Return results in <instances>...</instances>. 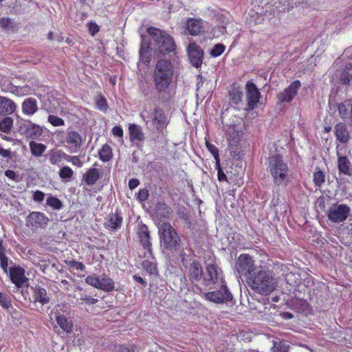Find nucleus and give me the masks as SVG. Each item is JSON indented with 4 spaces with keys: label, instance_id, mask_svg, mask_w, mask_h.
I'll list each match as a JSON object with an SVG mask.
<instances>
[{
    "label": "nucleus",
    "instance_id": "nucleus-1",
    "mask_svg": "<svg viewBox=\"0 0 352 352\" xmlns=\"http://www.w3.org/2000/svg\"><path fill=\"white\" fill-rule=\"evenodd\" d=\"M246 283L256 293L264 296L270 295L278 285V280L273 271L263 266H258L257 271Z\"/></svg>",
    "mask_w": 352,
    "mask_h": 352
},
{
    "label": "nucleus",
    "instance_id": "nucleus-2",
    "mask_svg": "<svg viewBox=\"0 0 352 352\" xmlns=\"http://www.w3.org/2000/svg\"><path fill=\"white\" fill-rule=\"evenodd\" d=\"M174 76L173 65L168 60L160 59L155 65L153 74L155 87L158 93H166Z\"/></svg>",
    "mask_w": 352,
    "mask_h": 352
},
{
    "label": "nucleus",
    "instance_id": "nucleus-3",
    "mask_svg": "<svg viewBox=\"0 0 352 352\" xmlns=\"http://www.w3.org/2000/svg\"><path fill=\"white\" fill-rule=\"evenodd\" d=\"M148 34L155 43V53L165 55L171 52L176 54V44L173 38L165 31L150 27L147 29Z\"/></svg>",
    "mask_w": 352,
    "mask_h": 352
},
{
    "label": "nucleus",
    "instance_id": "nucleus-4",
    "mask_svg": "<svg viewBox=\"0 0 352 352\" xmlns=\"http://www.w3.org/2000/svg\"><path fill=\"white\" fill-rule=\"evenodd\" d=\"M269 170L276 185H286L289 169L281 156L274 155L270 157Z\"/></svg>",
    "mask_w": 352,
    "mask_h": 352
},
{
    "label": "nucleus",
    "instance_id": "nucleus-5",
    "mask_svg": "<svg viewBox=\"0 0 352 352\" xmlns=\"http://www.w3.org/2000/svg\"><path fill=\"white\" fill-rule=\"evenodd\" d=\"M159 234L162 245L170 251H176L181 239L175 230L168 223H164L159 228Z\"/></svg>",
    "mask_w": 352,
    "mask_h": 352
},
{
    "label": "nucleus",
    "instance_id": "nucleus-6",
    "mask_svg": "<svg viewBox=\"0 0 352 352\" xmlns=\"http://www.w3.org/2000/svg\"><path fill=\"white\" fill-rule=\"evenodd\" d=\"M258 269V266L255 265L253 258L247 254H240L238 257L235 270L240 275L244 276L246 280L253 275Z\"/></svg>",
    "mask_w": 352,
    "mask_h": 352
},
{
    "label": "nucleus",
    "instance_id": "nucleus-7",
    "mask_svg": "<svg viewBox=\"0 0 352 352\" xmlns=\"http://www.w3.org/2000/svg\"><path fill=\"white\" fill-rule=\"evenodd\" d=\"M216 289L204 294V298L217 304L232 301V295L228 290L226 282L216 284Z\"/></svg>",
    "mask_w": 352,
    "mask_h": 352
},
{
    "label": "nucleus",
    "instance_id": "nucleus-8",
    "mask_svg": "<svg viewBox=\"0 0 352 352\" xmlns=\"http://www.w3.org/2000/svg\"><path fill=\"white\" fill-rule=\"evenodd\" d=\"M85 283L104 292L112 291L115 286L113 280L105 274L101 275L91 274L86 277Z\"/></svg>",
    "mask_w": 352,
    "mask_h": 352
},
{
    "label": "nucleus",
    "instance_id": "nucleus-9",
    "mask_svg": "<svg viewBox=\"0 0 352 352\" xmlns=\"http://www.w3.org/2000/svg\"><path fill=\"white\" fill-rule=\"evenodd\" d=\"M140 117L148 124L151 121V125L160 130L163 128L165 123V116L163 111L159 109H155L153 111L150 108H145L140 113Z\"/></svg>",
    "mask_w": 352,
    "mask_h": 352
},
{
    "label": "nucleus",
    "instance_id": "nucleus-10",
    "mask_svg": "<svg viewBox=\"0 0 352 352\" xmlns=\"http://www.w3.org/2000/svg\"><path fill=\"white\" fill-rule=\"evenodd\" d=\"M83 142L81 135L73 129H68L61 141L62 144L70 152L76 153Z\"/></svg>",
    "mask_w": 352,
    "mask_h": 352
},
{
    "label": "nucleus",
    "instance_id": "nucleus-11",
    "mask_svg": "<svg viewBox=\"0 0 352 352\" xmlns=\"http://www.w3.org/2000/svg\"><path fill=\"white\" fill-rule=\"evenodd\" d=\"M351 212L350 207L343 204H333L328 210V219L333 223L344 221Z\"/></svg>",
    "mask_w": 352,
    "mask_h": 352
},
{
    "label": "nucleus",
    "instance_id": "nucleus-12",
    "mask_svg": "<svg viewBox=\"0 0 352 352\" xmlns=\"http://www.w3.org/2000/svg\"><path fill=\"white\" fill-rule=\"evenodd\" d=\"M204 283L206 286L224 282L221 270L212 262L207 263L206 272L203 274Z\"/></svg>",
    "mask_w": 352,
    "mask_h": 352
},
{
    "label": "nucleus",
    "instance_id": "nucleus-13",
    "mask_svg": "<svg viewBox=\"0 0 352 352\" xmlns=\"http://www.w3.org/2000/svg\"><path fill=\"white\" fill-rule=\"evenodd\" d=\"M247 111L254 109L259 102L261 94L256 85L251 81H248L245 85Z\"/></svg>",
    "mask_w": 352,
    "mask_h": 352
},
{
    "label": "nucleus",
    "instance_id": "nucleus-14",
    "mask_svg": "<svg viewBox=\"0 0 352 352\" xmlns=\"http://www.w3.org/2000/svg\"><path fill=\"white\" fill-rule=\"evenodd\" d=\"M11 281L17 287H23L28 284V278L25 275V270L19 266L14 265L9 270Z\"/></svg>",
    "mask_w": 352,
    "mask_h": 352
},
{
    "label": "nucleus",
    "instance_id": "nucleus-15",
    "mask_svg": "<svg viewBox=\"0 0 352 352\" xmlns=\"http://www.w3.org/2000/svg\"><path fill=\"white\" fill-rule=\"evenodd\" d=\"M49 221L48 217L43 212H32L27 217L26 225L32 228H45Z\"/></svg>",
    "mask_w": 352,
    "mask_h": 352
},
{
    "label": "nucleus",
    "instance_id": "nucleus-16",
    "mask_svg": "<svg viewBox=\"0 0 352 352\" xmlns=\"http://www.w3.org/2000/svg\"><path fill=\"white\" fill-rule=\"evenodd\" d=\"M301 87L299 80H295L291 83L286 89L279 93L278 100L280 102H289L297 95L298 90Z\"/></svg>",
    "mask_w": 352,
    "mask_h": 352
},
{
    "label": "nucleus",
    "instance_id": "nucleus-17",
    "mask_svg": "<svg viewBox=\"0 0 352 352\" xmlns=\"http://www.w3.org/2000/svg\"><path fill=\"white\" fill-rule=\"evenodd\" d=\"M187 50L191 64L196 68L201 67L204 56L203 50L195 43H190Z\"/></svg>",
    "mask_w": 352,
    "mask_h": 352
},
{
    "label": "nucleus",
    "instance_id": "nucleus-18",
    "mask_svg": "<svg viewBox=\"0 0 352 352\" xmlns=\"http://www.w3.org/2000/svg\"><path fill=\"white\" fill-rule=\"evenodd\" d=\"M23 133L26 138L32 140H38L43 133V128L38 124L28 122L23 127H21Z\"/></svg>",
    "mask_w": 352,
    "mask_h": 352
},
{
    "label": "nucleus",
    "instance_id": "nucleus-19",
    "mask_svg": "<svg viewBox=\"0 0 352 352\" xmlns=\"http://www.w3.org/2000/svg\"><path fill=\"white\" fill-rule=\"evenodd\" d=\"M137 234L144 251L152 250L150 232L145 224L139 225Z\"/></svg>",
    "mask_w": 352,
    "mask_h": 352
},
{
    "label": "nucleus",
    "instance_id": "nucleus-20",
    "mask_svg": "<svg viewBox=\"0 0 352 352\" xmlns=\"http://www.w3.org/2000/svg\"><path fill=\"white\" fill-rule=\"evenodd\" d=\"M142 257L144 260L142 261V265L144 269L149 274H155L157 273V266L155 258L153 255L152 250L144 251Z\"/></svg>",
    "mask_w": 352,
    "mask_h": 352
},
{
    "label": "nucleus",
    "instance_id": "nucleus-21",
    "mask_svg": "<svg viewBox=\"0 0 352 352\" xmlns=\"http://www.w3.org/2000/svg\"><path fill=\"white\" fill-rule=\"evenodd\" d=\"M37 100L34 98H25L21 103L22 113L28 116H32L38 111Z\"/></svg>",
    "mask_w": 352,
    "mask_h": 352
},
{
    "label": "nucleus",
    "instance_id": "nucleus-22",
    "mask_svg": "<svg viewBox=\"0 0 352 352\" xmlns=\"http://www.w3.org/2000/svg\"><path fill=\"white\" fill-rule=\"evenodd\" d=\"M141 37L142 42L139 52L140 59L144 65H148L151 61L152 48L149 43L146 41V38L142 35Z\"/></svg>",
    "mask_w": 352,
    "mask_h": 352
},
{
    "label": "nucleus",
    "instance_id": "nucleus-23",
    "mask_svg": "<svg viewBox=\"0 0 352 352\" xmlns=\"http://www.w3.org/2000/svg\"><path fill=\"white\" fill-rule=\"evenodd\" d=\"M340 83L342 85H349L352 82V65L347 63L344 67L336 74Z\"/></svg>",
    "mask_w": 352,
    "mask_h": 352
},
{
    "label": "nucleus",
    "instance_id": "nucleus-24",
    "mask_svg": "<svg viewBox=\"0 0 352 352\" xmlns=\"http://www.w3.org/2000/svg\"><path fill=\"white\" fill-rule=\"evenodd\" d=\"M16 104L13 100L0 96V116L12 114L16 110Z\"/></svg>",
    "mask_w": 352,
    "mask_h": 352
},
{
    "label": "nucleus",
    "instance_id": "nucleus-25",
    "mask_svg": "<svg viewBox=\"0 0 352 352\" xmlns=\"http://www.w3.org/2000/svg\"><path fill=\"white\" fill-rule=\"evenodd\" d=\"M336 139L341 143H346L350 139L349 132L343 123H338L334 127Z\"/></svg>",
    "mask_w": 352,
    "mask_h": 352
},
{
    "label": "nucleus",
    "instance_id": "nucleus-26",
    "mask_svg": "<svg viewBox=\"0 0 352 352\" xmlns=\"http://www.w3.org/2000/svg\"><path fill=\"white\" fill-rule=\"evenodd\" d=\"M204 28V22L201 19H190L186 23V30L191 35L199 34Z\"/></svg>",
    "mask_w": 352,
    "mask_h": 352
},
{
    "label": "nucleus",
    "instance_id": "nucleus-27",
    "mask_svg": "<svg viewBox=\"0 0 352 352\" xmlns=\"http://www.w3.org/2000/svg\"><path fill=\"white\" fill-rule=\"evenodd\" d=\"M122 218L117 213L110 214L104 223V227L109 230H116L122 226Z\"/></svg>",
    "mask_w": 352,
    "mask_h": 352
},
{
    "label": "nucleus",
    "instance_id": "nucleus-28",
    "mask_svg": "<svg viewBox=\"0 0 352 352\" xmlns=\"http://www.w3.org/2000/svg\"><path fill=\"white\" fill-rule=\"evenodd\" d=\"M188 273L190 278L195 280H199L203 277V270L200 263L192 260L189 267Z\"/></svg>",
    "mask_w": 352,
    "mask_h": 352
},
{
    "label": "nucleus",
    "instance_id": "nucleus-29",
    "mask_svg": "<svg viewBox=\"0 0 352 352\" xmlns=\"http://www.w3.org/2000/svg\"><path fill=\"white\" fill-rule=\"evenodd\" d=\"M100 177V170L96 168L89 169L83 175V180L89 185L92 186L96 183Z\"/></svg>",
    "mask_w": 352,
    "mask_h": 352
},
{
    "label": "nucleus",
    "instance_id": "nucleus-30",
    "mask_svg": "<svg viewBox=\"0 0 352 352\" xmlns=\"http://www.w3.org/2000/svg\"><path fill=\"white\" fill-rule=\"evenodd\" d=\"M130 140L134 141H143L144 140V135L141 127L137 124H131L129 127Z\"/></svg>",
    "mask_w": 352,
    "mask_h": 352
},
{
    "label": "nucleus",
    "instance_id": "nucleus-31",
    "mask_svg": "<svg viewBox=\"0 0 352 352\" xmlns=\"http://www.w3.org/2000/svg\"><path fill=\"white\" fill-rule=\"evenodd\" d=\"M338 167L340 172L350 175L352 173V168L349 159L345 156H338Z\"/></svg>",
    "mask_w": 352,
    "mask_h": 352
},
{
    "label": "nucleus",
    "instance_id": "nucleus-32",
    "mask_svg": "<svg viewBox=\"0 0 352 352\" xmlns=\"http://www.w3.org/2000/svg\"><path fill=\"white\" fill-rule=\"evenodd\" d=\"M56 320L64 332L68 334L72 331L73 323L71 320L63 315H59L56 316Z\"/></svg>",
    "mask_w": 352,
    "mask_h": 352
},
{
    "label": "nucleus",
    "instance_id": "nucleus-33",
    "mask_svg": "<svg viewBox=\"0 0 352 352\" xmlns=\"http://www.w3.org/2000/svg\"><path fill=\"white\" fill-rule=\"evenodd\" d=\"M29 146L32 155L36 157H41L47 148L45 144L34 141H31Z\"/></svg>",
    "mask_w": 352,
    "mask_h": 352
},
{
    "label": "nucleus",
    "instance_id": "nucleus-34",
    "mask_svg": "<svg viewBox=\"0 0 352 352\" xmlns=\"http://www.w3.org/2000/svg\"><path fill=\"white\" fill-rule=\"evenodd\" d=\"M10 91L16 96L21 97L32 94V89L28 85H25L24 86L12 85L10 88Z\"/></svg>",
    "mask_w": 352,
    "mask_h": 352
},
{
    "label": "nucleus",
    "instance_id": "nucleus-35",
    "mask_svg": "<svg viewBox=\"0 0 352 352\" xmlns=\"http://www.w3.org/2000/svg\"><path fill=\"white\" fill-rule=\"evenodd\" d=\"M34 297L36 302H38L43 305L50 301V297L47 296L46 290L42 287L35 289Z\"/></svg>",
    "mask_w": 352,
    "mask_h": 352
},
{
    "label": "nucleus",
    "instance_id": "nucleus-36",
    "mask_svg": "<svg viewBox=\"0 0 352 352\" xmlns=\"http://www.w3.org/2000/svg\"><path fill=\"white\" fill-rule=\"evenodd\" d=\"M48 158L51 164L58 165L63 161V151L61 150H52L48 154Z\"/></svg>",
    "mask_w": 352,
    "mask_h": 352
},
{
    "label": "nucleus",
    "instance_id": "nucleus-37",
    "mask_svg": "<svg viewBox=\"0 0 352 352\" xmlns=\"http://www.w3.org/2000/svg\"><path fill=\"white\" fill-rule=\"evenodd\" d=\"M155 210L156 214L162 218H169L171 214L169 207H168L164 203L162 202L157 203V204L155 206Z\"/></svg>",
    "mask_w": 352,
    "mask_h": 352
},
{
    "label": "nucleus",
    "instance_id": "nucleus-38",
    "mask_svg": "<svg viewBox=\"0 0 352 352\" xmlns=\"http://www.w3.org/2000/svg\"><path fill=\"white\" fill-rule=\"evenodd\" d=\"M99 157L102 162L109 161L113 156L112 149L108 144H104L99 151Z\"/></svg>",
    "mask_w": 352,
    "mask_h": 352
},
{
    "label": "nucleus",
    "instance_id": "nucleus-39",
    "mask_svg": "<svg viewBox=\"0 0 352 352\" xmlns=\"http://www.w3.org/2000/svg\"><path fill=\"white\" fill-rule=\"evenodd\" d=\"M230 96L232 104H235L236 108H239L240 105L242 104V92L239 89H234L230 92Z\"/></svg>",
    "mask_w": 352,
    "mask_h": 352
},
{
    "label": "nucleus",
    "instance_id": "nucleus-40",
    "mask_svg": "<svg viewBox=\"0 0 352 352\" xmlns=\"http://www.w3.org/2000/svg\"><path fill=\"white\" fill-rule=\"evenodd\" d=\"M58 175L63 182H67L72 179L74 171L70 167L66 166L60 169Z\"/></svg>",
    "mask_w": 352,
    "mask_h": 352
},
{
    "label": "nucleus",
    "instance_id": "nucleus-41",
    "mask_svg": "<svg viewBox=\"0 0 352 352\" xmlns=\"http://www.w3.org/2000/svg\"><path fill=\"white\" fill-rule=\"evenodd\" d=\"M350 105L351 104L347 102H345L344 103H340L338 105L339 115L343 120H349V107H350Z\"/></svg>",
    "mask_w": 352,
    "mask_h": 352
},
{
    "label": "nucleus",
    "instance_id": "nucleus-42",
    "mask_svg": "<svg viewBox=\"0 0 352 352\" xmlns=\"http://www.w3.org/2000/svg\"><path fill=\"white\" fill-rule=\"evenodd\" d=\"M206 146L208 150L213 155L216 162V166H219L220 158L218 148L215 145L210 143L208 140L206 141Z\"/></svg>",
    "mask_w": 352,
    "mask_h": 352
},
{
    "label": "nucleus",
    "instance_id": "nucleus-43",
    "mask_svg": "<svg viewBox=\"0 0 352 352\" xmlns=\"http://www.w3.org/2000/svg\"><path fill=\"white\" fill-rule=\"evenodd\" d=\"M13 120L10 117H6L0 122V131L8 133L12 126Z\"/></svg>",
    "mask_w": 352,
    "mask_h": 352
},
{
    "label": "nucleus",
    "instance_id": "nucleus-44",
    "mask_svg": "<svg viewBox=\"0 0 352 352\" xmlns=\"http://www.w3.org/2000/svg\"><path fill=\"white\" fill-rule=\"evenodd\" d=\"M272 352H287L288 346L287 344L280 340L274 341V345L272 348Z\"/></svg>",
    "mask_w": 352,
    "mask_h": 352
},
{
    "label": "nucleus",
    "instance_id": "nucleus-45",
    "mask_svg": "<svg viewBox=\"0 0 352 352\" xmlns=\"http://www.w3.org/2000/svg\"><path fill=\"white\" fill-rule=\"evenodd\" d=\"M46 204L47 206L56 210H60L63 207L62 202L58 198L53 196L48 197L46 200Z\"/></svg>",
    "mask_w": 352,
    "mask_h": 352
},
{
    "label": "nucleus",
    "instance_id": "nucleus-46",
    "mask_svg": "<svg viewBox=\"0 0 352 352\" xmlns=\"http://www.w3.org/2000/svg\"><path fill=\"white\" fill-rule=\"evenodd\" d=\"M304 0H285L283 8L281 9L278 8L279 12H286L289 11L291 8H293V5H297L298 3H302Z\"/></svg>",
    "mask_w": 352,
    "mask_h": 352
},
{
    "label": "nucleus",
    "instance_id": "nucleus-47",
    "mask_svg": "<svg viewBox=\"0 0 352 352\" xmlns=\"http://www.w3.org/2000/svg\"><path fill=\"white\" fill-rule=\"evenodd\" d=\"M226 50L225 45L221 43H218L214 45L210 50V55L212 57H218L221 55Z\"/></svg>",
    "mask_w": 352,
    "mask_h": 352
},
{
    "label": "nucleus",
    "instance_id": "nucleus-48",
    "mask_svg": "<svg viewBox=\"0 0 352 352\" xmlns=\"http://www.w3.org/2000/svg\"><path fill=\"white\" fill-rule=\"evenodd\" d=\"M325 180L324 174L320 170H316L314 174V182L316 186H320Z\"/></svg>",
    "mask_w": 352,
    "mask_h": 352
},
{
    "label": "nucleus",
    "instance_id": "nucleus-49",
    "mask_svg": "<svg viewBox=\"0 0 352 352\" xmlns=\"http://www.w3.org/2000/svg\"><path fill=\"white\" fill-rule=\"evenodd\" d=\"M48 122L54 126H60L65 124V122L62 118L54 115L48 116Z\"/></svg>",
    "mask_w": 352,
    "mask_h": 352
},
{
    "label": "nucleus",
    "instance_id": "nucleus-50",
    "mask_svg": "<svg viewBox=\"0 0 352 352\" xmlns=\"http://www.w3.org/2000/svg\"><path fill=\"white\" fill-rule=\"evenodd\" d=\"M96 105L98 109L106 111L107 109V103L105 98L102 96H100L97 98Z\"/></svg>",
    "mask_w": 352,
    "mask_h": 352
},
{
    "label": "nucleus",
    "instance_id": "nucleus-51",
    "mask_svg": "<svg viewBox=\"0 0 352 352\" xmlns=\"http://www.w3.org/2000/svg\"><path fill=\"white\" fill-rule=\"evenodd\" d=\"M0 26L3 29L10 30L13 28L12 21L8 18H1L0 19Z\"/></svg>",
    "mask_w": 352,
    "mask_h": 352
},
{
    "label": "nucleus",
    "instance_id": "nucleus-52",
    "mask_svg": "<svg viewBox=\"0 0 352 352\" xmlns=\"http://www.w3.org/2000/svg\"><path fill=\"white\" fill-rule=\"evenodd\" d=\"M0 305L6 309L8 308L11 305L9 298L2 293H0Z\"/></svg>",
    "mask_w": 352,
    "mask_h": 352
},
{
    "label": "nucleus",
    "instance_id": "nucleus-53",
    "mask_svg": "<svg viewBox=\"0 0 352 352\" xmlns=\"http://www.w3.org/2000/svg\"><path fill=\"white\" fill-rule=\"evenodd\" d=\"M87 26L89 28V32L92 36H95L99 32V26L95 23H89Z\"/></svg>",
    "mask_w": 352,
    "mask_h": 352
},
{
    "label": "nucleus",
    "instance_id": "nucleus-54",
    "mask_svg": "<svg viewBox=\"0 0 352 352\" xmlns=\"http://www.w3.org/2000/svg\"><path fill=\"white\" fill-rule=\"evenodd\" d=\"M148 195H149V193H148V190L147 189H144V188L140 189L138 194V199L140 201H144L148 199Z\"/></svg>",
    "mask_w": 352,
    "mask_h": 352
},
{
    "label": "nucleus",
    "instance_id": "nucleus-55",
    "mask_svg": "<svg viewBox=\"0 0 352 352\" xmlns=\"http://www.w3.org/2000/svg\"><path fill=\"white\" fill-rule=\"evenodd\" d=\"M123 129L121 126H116L113 128L112 129V134L115 136V137H118V138H122L123 137Z\"/></svg>",
    "mask_w": 352,
    "mask_h": 352
},
{
    "label": "nucleus",
    "instance_id": "nucleus-56",
    "mask_svg": "<svg viewBox=\"0 0 352 352\" xmlns=\"http://www.w3.org/2000/svg\"><path fill=\"white\" fill-rule=\"evenodd\" d=\"M0 265L3 272L6 274H8V257L6 256H2L0 258Z\"/></svg>",
    "mask_w": 352,
    "mask_h": 352
},
{
    "label": "nucleus",
    "instance_id": "nucleus-57",
    "mask_svg": "<svg viewBox=\"0 0 352 352\" xmlns=\"http://www.w3.org/2000/svg\"><path fill=\"white\" fill-rule=\"evenodd\" d=\"M33 199L36 201L41 202L45 199V193L40 190H36L33 195Z\"/></svg>",
    "mask_w": 352,
    "mask_h": 352
},
{
    "label": "nucleus",
    "instance_id": "nucleus-58",
    "mask_svg": "<svg viewBox=\"0 0 352 352\" xmlns=\"http://www.w3.org/2000/svg\"><path fill=\"white\" fill-rule=\"evenodd\" d=\"M70 265L72 267H74V268H75V269H76L78 270H80V271H85V265L82 263L78 262V261H71Z\"/></svg>",
    "mask_w": 352,
    "mask_h": 352
},
{
    "label": "nucleus",
    "instance_id": "nucleus-59",
    "mask_svg": "<svg viewBox=\"0 0 352 352\" xmlns=\"http://www.w3.org/2000/svg\"><path fill=\"white\" fill-rule=\"evenodd\" d=\"M81 300L85 302L87 305H94L98 302V299L94 298L90 296L85 295V296L81 297Z\"/></svg>",
    "mask_w": 352,
    "mask_h": 352
},
{
    "label": "nucleus",
    "instance_id": "nucleus-60",
    "mask_svg": "<svg viewBox=\"0 0 352 352\" xmlns=\"http://www.w3.org/2000/svg\"><path fill=\"white\" fill-rule=\"evenodd\" d=\"M0 155L4 158L11 159L12 157V151L10 149H4L0 146Z\"/></svg>",
    "mask_w": 352,
    "mask_h": 352
},
{
    "label": "nucleus",
    "instance_id": "nucleus-61",
    "mask_svg": "<svg viewBox=\"0 0 352 352\" xmlns=\"http://www.w3.org/2000/svg\"><path fill=\"white\" fill-rule=\"evenodd\" d=\"M217 166V168L218 170V173H217L218 179L220 182L227 181V176L226 175V174L221 170V168L220 167V165L219 166Z\"/></svg>",
    "mask_w": 352,
    "mask_h": 352
},
{
    "label": "nucleus",
    "instance_id": "nucleus-62",
    "mask_svg": "<svg viewBox=\"0 0 352 352\" xmlns=\"http://www.w3.org/2000/svg\"><path fill=\"white\" fill-rule=\"evenodd\" d=\"M140 184V182L137 179H131L129 182V187L131 190H133L137 188Z\"/></svg>",
    "mask_w": 352,
    "mask_h": 352
},
{
    "label": "nucleus",
    "instance_id": "nucleus-63",
    "mask_svg": "<svg viewBox=\"0 0 352 352\" xmlns=\"http://www.w3.org/2000/svg\"><path fill=\"white\" fill-rule=\"evenodd\" d=\"M5 175L13 181H16V178H17V176H16L15 172L12 170H7L5 172Z\"/></svg>",
    "mask_w": 352,
    "mask_h": 352
},
{
    "label": "nucleus",
    "instance_id": "nucleus-64",
    "mask_svg": "<svg viewBox=\"0 0 352 352\" xmlns=\"http://www.w3.org/2000/svg\"><path fill=\"white\" fill-rule=\"evenodd\" d=\"M71 163L73 165L76 166L78 167L82 166V162L80 161L79 157H78V156H73Z\"/></svg>",
    "mask_w": 352,
    "mask_h": 352
}]
</instances>
